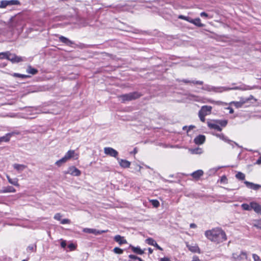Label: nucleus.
<instances>
[{"label":"nucleus","mask_w":261,"mask_h":261,"mask_svg":"<svg viewBox=\"0 0 261 261\" xmlns=\"http://www.w3.org/2000/svg\"><path fill=\"white\" fill-rule=\"evenodd\" d=\"M15 192L16 190L15 188L10 186L4 187L0 190V193H15Z\"/></svg>","instance_id":"nucleus-17"},{"label":"nucleus","mask_w":261,"mask_h":261,"mask_svg":"<svg viewBox=\"0 0 261 261\" xmlns=\"http://www.w3.org/2000/svg\"><path fill=\"white\" fill-rule=\"evenodd\" d=\"M250 89L248 86L246 85H242V86H237L234 87H215L211 86V91H213L216 93H221L224 91H227L232 90H246Z\"/></svg>","instance_id":"nucleus-2"},{"label":"nucleus","mask_w":261,"mask_h":261,"mask_svg":"<svg viewBox=\"0 0 261 261\" xmlns=\"http://www.w3.org/2000/svg\"><path fill=\"white\" fill-rule=\"evenodd\" d=\"M181 81L186 84L192 83L193 84L200 85H202L203 84V82L201 81H189L188 80L184 79Z\"/></svg>","instance_id":"nucleus-26"},{"label":"nucleus","mask_w":261,"mask_h":261,"mask_svg":"<svg viewBox=\"0 0 261 261\" xmlns=\"http://www.w3.org/2000/svg\"><path fill=\"white\" fill-rule=\"evenodd\" d=\"M9 183L16 187L19 186V185L18 184V179L17 178H15L13 179L12 178L11 180H10Z\"/></svg>","instance_id":"nucleus-35"},{"label":"nucleus","mask_w":261,"mask_h":261,"mask_svg":"<svg viewBox=\"0 0 261 261\" xmlns=\"http://www.w3.org/2000/svg\"><path fill=\"white\" fill-rule=\"evenodd\" d=\"M26 72L32 75H35L38 73V70L37 69L33 68L32 66L29 65L26 69Z\"/></svg>","instance_id":"nucleus-25"},{"label":"nucleus","mask_w":261,"mask_h":261,"mask_svg":"<svg viewBox=\"0 0 261 261\" xmlns=\"http://www.w3.org/2000/svg\"><path fill=\"white\" fill-rule=\"evenodd\" d=\"M161 261H171L168 257H163L161 258Z\"/></svg>","instance_id":"nucleus-58"},{"label":"nucleus","mask_w":261,"mask_h":261,"mask_svg":"<svg viewBox=\"0 0 261 261\" xmlns=\"http://www.w3.org/2000/svg\"><path fill=\"white\" fill-rule=\"evenodd\" d=\"M191 261H201L198 256L195 255L193 257L192 260Z\"/></svg>","instance_id":"nucleus-52"},{"label":"nucleus","mask_w":261,"mask_h":261,"mask_svg":"<svg viewBox=\"0 0 261 261\" xmlns=\"http://www.w3.org/2000/svg\"><path fill=\"white\" fill-rule=\"evenodd\" d=\"M146 243L150 245L155 247L158 249L160 250H163V248H161L156 242V241L151 238H149L145 240Z\"/></svg>","instance_id":"nucleus-15"},{"label":"nucleus","mask_w":261,"mask_h":261,"mask_svg":"<svg viewBox=\"0 0 261 261\" xmlns=\"http://www.w3.org/2000/svg\"><path fill=\"white\" fill-rule=\"evenodd\" d=\"M204 234L207 239L217 244L222 243L227 240L225 232L222 228L219 227L206 230L205 231Z\"/></svg>","instance_id":"nucleus-1"},{"label":"nucleus","mask_w":261,"mask_h":261,"mask_svg":"<svg viewBox=\"0 0 261 261\" xmlns=\"http://www.w3.org/2000/svg\"><path fill=\"white\" fill-rule=\"evenodd\" d=\"M129 248H130L132 250L137 254L142 255L144 253V251L139 246L135 247L130 245L129 246Z\"/></svg>","instance_id":"nucleus-19"},{"label":"nucleus","mask_w":261,"mask_h":261,"mask_svg":"<svg viewBox=\"0 0 261 261\" xmlns=\"http://www.w3.org/2000/svg\"><path fill=\"white\" fill-rule=\"evenodd\" d=\"M7 179H8V181H9H9H10V180H11V179H12V178H10V177L9 175H7Z\"/></svg>","instance_id":"nucleus-64"},{"label":"nucleus","mask_w":261,"mask_h":261,"mask_svg":"<svg viewBox=\"0 0 261 261\" xmlns=\"http://www.w3.org/2000/svg\"><path fill=\"white\" fill-rule=\"evenodd\" d=\"M230 145H232V147H233V144H235L236 146H237L238 147H240V148H242V146H240L237 143L235 142H233L232 141V142L231 143H229Z\"/></svg>","instance_id":"nucleus-51"},{"label":"nucleus","mask_w":261,"mask_h":261,"mask_svg":"<svg viewBox=\"0 0 261 261\" xmlns=\"http://www.w3.org/2000/svg\"><path fill=\"white\" fill-rule=\"evenodd\" d=\"M198 116H199V117L200 120L202 122H204L205 121V117L206 116H205V115H203V114H201V113H198Z\"/></svg>","instance_id":"nucleus-44"},{"label":"nucleus","mask_w":261,"mask_h":261,"mask_svg":"<svg viewBox=\"0 0 261 261\" xmlns=\"http://www.w3.org/2000/svg\"><path fill=\"white\" fill-rule=\"evenodd\" d=\"M148 250L149 254H151L153 252V250L151 248H149Z\"/></svg>","instance_id":"nucleus-63"},{"label":"nucleus","mask_w":261,"mask_h":261,"mask_svg":"<svg viewBox=\"0 0 261 261\" xmlns=\"http://www.w3.org/2000/svg\"><path fill=\"white\" fill-rule=\"evenodd\" d=\"M194 21H194V23H193V24H195V25L198 27H203L204 26V24L200 22V19L199 18H196L194 19Z\"/></svg>","instance_id":"nucleus-33"},{"label":"nucleus","mask_w":261,"mask_h":261,"mask_svg":"<svg viewBox=\"0 0 261 261\" xmlns=\"http://www.w3.org/2000/svg\"><path fill=\"white\" fill-rule=\"evenodd\" d=\"M137 167L138 169H137V170L139 171H141V169L142 168V167L140 166V165H137Z\"/></svg>","instance_id":"nucleus-62"},{"label":"nucleus","mask_w":261,"mask_h":261,"mask_svg":"<svg viewBox=\"0 0 261 261\" xmlns=\"http://www.w3.org/2000/svg\"><path fill=\"white\" fill-rule=\"evenodd\" d=\"M191 151L193 154H200L202 153V149L199 148H197L191 149Z\"/></svg>","instance_id":"nucleus-36"},{"label":"nucleus","mask_w":261,"mask_h":261,"mask_svg":"<svg viewBox=\"0 0 261 261\" xmlns=\"http://www.w3.org/2000/svg\"><path fill=\"white\" fill-rule=\"evenodd\" d=\"M20 4L18 0H3L1 2L0 8H5L8 6L19 5Z\"/></svg>","instance_id":"nucleus-5"},{"label":"nucleus","mask_w":261,"mask_h":261,"mask_svg":"<svg viewBox=\"0 0 261 261\" xmlns=\"http://www.w3.org/2000/svg\"><path fill=\"white\" fill-rule=\"evenodd\" d=\"M248 100V99H244L242 98L240 101H232L230 104H233L236 108H241L243 105Z\"/></svg>","instance_id":"nucleus-21"},{"label":"nucleus","mask_w":261,"mask_h":261,"mask_svg":"<svg viewBox=\"0 0 261 261\" xmlns=\"http://www.w3.org/2000/svg\"><path fill=\"white\" fill-rule=\"evenodd\" d=\"M241 207L243 210L245 211H251L252 210V205L251 202L250 203V204L247 203H243L241 205Z\"/></svg>","instance_id":"nucleus-29"},{"label":"nucleus","mask_w":261,"mask_h":261,"mask_svg":"<svg viewBox=\"0 0 261 261\" xmlns=\"http://www.w3.org/2000/svg\"><path fill=\"white\" fill-rule=\"evenodd\" d=\"M217 137L220 138L222 140L224 141L225 142L228 143H231L232 142V140H230L228 139L226 137H225L223 134H216V135Z\"/></svg>","instance_id":"nucleus-28"},{"label":"nucleus","mask_w":261,"mask_h":261,"mask_svg":"<svg viewBox=\"0 0 261 261\" xmlns=\"http://www.w3.org/2000/svg\"><path fill=\"white\" fill-rule=\"evenodd\" d=\"M227 109L229 110V113H230V114H232V113H233V112H234V111H233V109H232V108H231V107H228V108H227Z\"/></svg>","instance_id":"nucleus-60"},{"label":"nucleus","mask_w":261,"mask_h":261,"mask_svg":"<svg viewBox=\"0 0 261 261\" xmlns=\"http://www.w3.org/2000/svg\"><path fill=\"white\" fill-rule=\"evenodd\" d=\"M28 250H30L32 252L36 251V246L34 247L33 245H30L28 247Z\"/></svg>","instance_id":"nucleus-45"},{"label":"nucleus","mask_w":261,"mask_h":261,"mask_svg":"<svg viewBox=\"0 0 261 261\" xmlns=\"http://www.w3.org/2000/svg\"><path fill=\"white\" fill-rule=\"evenodd\" d=\"M194 19L191 18V17H190L189 16L188 17L187 21H188V22H189L190 23H194Z\"/></svg>","instance_id":"nucleus-54"},{"label":"nucleus","mask_w":261,"mask_h":261,"mask_svg":"<svg viewBox=\"0 0 261 261\" xmlns=\"http://www.w3.org/2000/svg\"><path fill=\"white\" fill-rule=\"evenodd\" d=\"M190 227L191 228H195L197 227V225L195 223H191L190 225Z\"/></svg>","instance_id":"nucleus-56"},{"label":"nucleus","mask_w":261,"mask_h":261,"mask_svg":"<svg viewBox=\"0 0 261 261\" xmlns=\"http://www.w3.org/2000/svg\"><path fill=\"white\" fill-rule=\"evenodd\" d=\"M205 141V137L202 135H199L195 138L194 141L196 144H202Z\"/></svg>","instance_id":"nucleus-16"},{"label":"nucleus","mask_w":261,"mask_h":261,"mask_svg":"<svg viewBox=\"0 0 261 261\" xmlns=\"http://www.w3.org/2000/svg\"><path fill=\"white\" fill-rule=\"evenodd\" d=\"M203 174V171L202 170H198L192 173L191 176L195 179H199Z\"/></svg>","instance_id":"nucleus-24"},{"label":"nucleus","mask_w":261,"mask_h":261,"mask_svg":"<svg viewBox=\"0 0 261 261\" xmlns=\"http://www.w3.org/2000/svg\"><path fill=\"white\" fill-rule=\"evenodd\" d=\"M104 153L110 156L114 157L117 159L118 155V152L114 148L110 147L104 148Z\"/></svg>","instance_id":"nucleus-6"},{"label":"nucleus","mask_w":261,"mask_h":261,"mask_svg":"<svg viewBox=\"0 0 261 261\" xmlns=\"http://www.w3.org/2000/svg\"><path fill=\"white\" fill-rule=\"evenodd\" d=\"M13 76L14 77H19V78H21V79H27V78H30L31 77V76L28 75L22 74H20V73H13Z\"/></svg>","instance_id":"nucleus-30"},{"label":"nucleus","mask_w":261,"mask_h":261,"mask_svg":"<svg viewBox=\"0 0 261 261\" xmlns=\"http://www.w3.org/2000/svg\"><path fill=\"white\" fill-rule=\"evenodd\" d=\"M195 126L194 125H190L188 127V129L187 130V132L190 131V130L192 129L193 128H195Z\"/></svg>","instance_id":"nucleus-59"},{"label":"nucleus","mask_w":261,"mask_h":261,"mask_svg":"<svg viewBox=\"0 0 261 261\" xmlns=\"http://www.w3.org/2000/svg\"><path fill=\"white\" fill-rule=\"evenodd\" d=\"M59 39L60 41L66 44L67 45H71L73 44V42L72 41L70 40L69 39L64 36H61L59 37Z\"/></svg>","instance_id":"nucleus-23"},{"label":"nucleus","mask_w":261,"mask_h":261,"mask_svg":"<svg viewBox=\"0 0 261 261\" xmlns=\"http://www.w3.org/2000/svg\"><path fill=\"white\" fill-rule=\"evenodd\" d=\"M114 240L119 243V245H122L127 243V241L124 239V237L120 235H116L114 238Z\"/></svg>","instance_id":"nucleus-20"},{"label":"nucleus","mask_w":261,"mask_h":261,"mask_svg":"<svg viewBox=\"0 0 261 261\" xmlns=\"http://www.w3.org/2000/svg\"><path fill=\"white\" fill-rule=\"evenodd\" d=\"M61 223L62 224H68L70 223V220L68 219H64L61 221Z\"/></svg>","instance_id":"nucleus-49"},{"label":"nucleus","mask_w":261,"mask_h":261,"mask_svg":"<svg viewBox=\"0 0 261 261\" xmlns=\"http://www.w3.org/2000/svg\"><path fill=\"white\" fill-rule=\"evenodd\" d=\"M142 96V94L138 92L135 91L127 94H122L119 96V97L121 98V102L124 103L126 101L137 99Z\"/></svg>","instance_id":"nucleus-3"},{"label":"nucleus","mask_w":261,"mask_h":261,"mask_svg":"<svg viewBox=\"0 0 261 261\" xmlns=\"http://www.w3.org/2000/svg\"><path fill=\"white\" fill-rule=\"evenodd\" d=\"M232 257L236 260H241L242 259H246L247 255L246 252L241 251L240 254L233 253L232 254Z\"/></svg>","instance_id":"nucleus-9"},{"label":"nucleus","mask_w":261,"mask_h":261,"mask_svg":"<svg viewBox=\"0 0 261 261\" xmlns=\"http://www.w3.org/2000/svg\"><path fill=\"white\" fill-rule=\"evenodd\" d=\"M207 124L210 129H215L219 132H221L222 130V128L220 126H219L218 123L214 122V120L207 121Z\"/></svg>","instance_id":"nucleus-10"},{"label":"nucleus","mask_w":261,"mask_h":261,"mask_svg":"<svg viewBox=\"0 0 261 261\" xmlns=\"http://www.w3.org/2000/svg\"><path fill=\"white\" fill-rule=\"evenodd\" d=\"M108 231V230H97L96 229L92 228V233L94 234L95 235H99V234H101L103 233L107 232Z\"/></svg>","instance_id":"nucleus-31"},{"label":"nucleus","mask_w":261,"mask_h":261,"mask_svg":"<svg viewBox=\"0 0 261 261\" xmlns=\"http://www.w3.org/2000/svg\"><path fill=\"white\" fill-rule=\"evenodd\" d=\"M61 246L62 248H65L66 246V242L65 241H62L61 243Z\"/></svg>","instance_id":"nucleus-55"},{"label":"nucleus","mask_w":261,"mask_h":261,"mask_svg":"<svg viewBox=\"0 0 261 261\" xmlns=\"http://www.w3.org/2000/svg\"><path fill=\"white\" fill-rule=\"evenodd\" d=\"M128 257L130 259L129 260H138L139 257H138L135 255L130 254L128 255Z\"/></svg>","instance_id":"nucleus-39"},{"label":"nucleus","mask_w":261,"mask_h":261,"mask_svg":"<svg viewBox=\"0 0 261 261\" xmlns=\"http://www.w3.org/2000/svg\"><path fill=\"white\" fill-rule=\"evenodd\" d=\"M117 161H118L119 164L120 166L123 168H127L130 167V162L124 159H121L117 158Z\"/></svg>","instance_id":"nucleus-13"},{"label":"nucleus","mask_w":261,"mask_h":261,"mask_svg":"<svg viewBox=\"0 0 261 261\" xmlns=\"http://www.w3.org/2000/svg\"><path fill=\"white\" fill-rule=\"evenodd\" d=\"M13 168L18 172H21L27 168V166L23 164H14L13 165Z\"/></svg>","instance_id":"nucleus-22"},{"label":"nucleus","mask_w":261,"mask_h":261,"mask_svg":"<svg viewBox=\"0 0 261 261\" xmlns=\"http://www.w3.org/2000/svg\"><path fill=\"white\" fill-rule=\"evenodd\" d=\"M62 216L60 213H57L54 216V219L57 220H60Z\"/></svg>","instance_id":"nucleus-47"},{"label":"nucleus","mask_w":261,"mask_h":261,"mask_svg":"<svg viewBox=\"0 0 261 261\" xmlns=\"http://www.w3.org/2000/svg\"><path fill=\"white\" fill-rule=\"evenodd\" d=\"M211 86L208 85H205L204 86H203L202 88V89L211 92Z\"/></svg>","instance_id":"nucleus-41"},{"label":"nucleus","mask_w":261,"mask_h":261,"mask_svg":"<svg viewBox=\"0 0 261 261\" xmlns=\"http://www.w3.org/2000/svg\"><path fill=\"white\" fill-rule=\"evenodd\" d=\"M254 226L261 229V220H259L256 224H255Z\"/></svg>","instance_id":"nucleus-46"},{"label":"nucleus","mask_w":261,"mask_h":261,"mask_svg":"<svg viewBox=\"0 0 261 261\" xmlns=\"http://www.w3.org/2000/svg\"><path fill=\"white\" fill-rule=\"evenodd\" d=\"M194 19L191 18V17H190L189 16L188 17L187 21H188V22H189L190 23H194Z\"/></svg>","instance_id":"nucleus-53"},{"label":"nucleus","mask_w":261,"mask_h":261,"mask_svg":"<svg viewBox=\"0 0 261 261\" xmlns=\"http://www.w3.org/2000/svg\"><path fill=\"white\" fill-rule=\"evenodd\" d=\"M67 173L75 176H79L81 174V171L74 166L70 167Z\"/></svg>","instance_id":"nucleus-11"},{"label":"nucleus","mask_w":261,"mask_h":261,"mask_svg":"<svg viewBox=\"0 0 261 261\" xmlns=\"http://www.w3.org/2000/svg\"><path fill=\"white\" fill-rule=\"evenodd\" d=\"M152 204L155 207H157L159 206L160 203L157 200H151Z\"/></svg>","instance_id":"nucleus-40"},{"label":"nucleus","mask_w":261,"mask_h":261,"mask_svg":"<svg viewBox=\"0 0 261 261\" xmlns=\"http://www.w3.org/2000/svg\"><path fill=\"white\" fill-rule=\"evenodd\" d=\"M10 25L13 28H16L21 25V19L19 16H15L11 18Z\"/></svg>","instance_id":"nucleus-7"},{"label":"nucleus","mask_w":261,"mask_h":261,"mask_svg":"<svg viewBox=\"0 0 261 261\" xmlns=\"http://www.w3.org/2000/svg\"><path fill=\"white\" fill-rule=\"evenodd\" d=\"M7 57L9 58L8 60L11 61L12 63H18L22 61L21 57H18L14 54H12L9 51H8Z\"/></svg>","instance_id":"nucleus-12"},{"label":"nucleus","mask_w":261,"mask_h":261,"mask_svg":"<svg viewBox=\"0 0 261 261\" xmlns=\"http://www.w3.org/2000/svg\"><path fill=\"white\" fill-rule=\"evenodd\" d=\"M200 15L201 17H207L208 16V14L204 12H201Z\"/></svg>","instance_id":"nucleus-50"},{"label":"nucleus","mask_w":261,"mask_h":261,"mask_svg":"<svg viewBox=\"0 0 261 261\" xmlns=\"http://www.w3.org/2000/svg\"><path fill=\"white\" fill-rule=\"evenodd\" d=\"M75 154V151L73 150H69L67 151V152L65 154V155L61 159L57 161L55 164L60 167L62 164L66 163L69 159L74 156Z\"/></svg>","instance_id":"nucleus-4"},{"label":"nucleus","mask_w":261,"mask_h":261,"mask_svg":"<svg viewBox=\"0 0 261 261\" xmlns=\"http://www.w3.org/2000/svg\"><path fill=\"white\" fill-rule=\"evenodd\" d=\"M256 164L260 165L261 164V156L258 158V159L256 161Z\"/></svg>","instance_id":"nucleus-57"},{"label":"nucleus","mask_w":261,"mask_h":261,"mask_svg":"<svg viewBox=\"0 0 261 261\" xmlns=\"http://www.w3.org/2000/svg\"><path fill=\"white\" fill-rule=\"evenodd\" d=\"M113 251L116 254H122L123 252V250L119 247H115L113 249Z\"/></svg>","instance_id":"nucleus-37"},{"label":"nucleus","mask_w":261,"mask_h":261,"mask_svg":"<svg viewBox=\"0 0 261 261\" xmlns=\"http://www.w3.org/2000/svg\"><path fill=\"white\" fill-rule=\"evenodd\" d=\"M252 210H253L256 213L261 214V206L255 202H251Z\"/></svg>","instance_id":"nucleus-18"},{"label":"nucleus","mask_w":261,"mask_h":261,"mask_svg":"<svg viewBox=\"0 0 261 261\" xmlns=\"http://www.w3.org/2000/svg\"><path fill=\"white\" fill-rule=\"evenodd\" d=\"M188 17V16H184V15H179L178 16V18L187 21Z\"/></svg>","instance_id":"nucleus-48"},{"label":"nucleus","mask_w":261,"mask_h":261,"mask_svg":"<svg viewBox=\"0 0 261 261\" xmlns=\"http://www.w3.org/2000/svg\"><path fill=\"white\" fill-rule=\"evenodd\" d=\"M236 177L240 180H243L245 179V175L244 173H243L241 172H238L236 174Z\"/></svg>","instance_id":"nucleus-34"},{"label":"nucleus","mask_w":261,"mask_h":261,"mask_svg":"<svg viewBox=\"0 0 261 261\" xmlns=\"http://www.w3.org/2000/svg\"><path fill=\"white\" fill-rule=\"evenodd\" d=\"M83 231L87 233H92V228H85L83 229Z\"/></svg>","instance_id":"nucleus-43"},{"label":"nucleus","mask_w":261,"mask_h":261,"mask_svg":"<svg viewBox=\"0 0 261 261\" xmlns=\"http://www.w3.org/2000/svg\"><path fill=\"white\" fill-rule=\"evenodd\" d=\"M214 121L218 123V124L222 127H225L227 124L228 121L227 120H214Z\"/></svg>","instance_id":"nucleus-27"},{"label":"nucleus","mask_w":261,"mask_h":261,"mask_svg":"<svg viewBox=\"0 0 261 261\" xmlns=\"http://www.w3.org/2000/svg\"><path fill=\"white\" fill-rule=\"evenodd\" d=\"M212 107L210 106H203L201 107L198 113L205 116L210 115L212 112Z\"/></svg>","instance_id":"nucleus-8"},{"label":"nucleus","mask_w":261,"mask_h":261,"mask_svg":"<svg viewBox=\"0 0 261 261\" xmlns=\"http://www.w3.org/2000/svg\"><path fill=\"white\" fill-rule=\"evenodd\" d=\"M187 247L189 250L193 252H196L198 250H199V247L197 245L191 246V245H187Z\"/></svg>","instance_id":"nucleus-32"},{"label":"nucleus","mask_w":261,"mask_h":261,"mask_svg":"<svg viewBox=\"0 0 261 261\" xmlns=\"http://www.w3.org/2000/svg\"><path fill=\"white\" fill-rule=\"evenodd\" d=\"M7 54H8V51L0 53V59H9V57H7Z\"/></svg>","instance_id":"nucleus-38"},{"label":"nucleus","mask_w":261,"mask_h":261,"mask_svg":"<svg viewBox=\"0 0 261 261\" xmlns=\"http://www.w3.org/2000/svg\"><path fill=\"white\" fill-rule=\"evenodd\" d=\"M69 247L70 248H71V249H74V248H75V247H74V245H73V244H70V245H69Z\"/></svg>","instance_id":"nucleus-61"},{"label":"nucleus","mask_w":261,"mask_h":261,"mask_svg":"<svg viewBox=\"0 0 261 261\" xmlns=\"http://www.w3.org/2000/svg\"><path fill=\"white\" fill-rule=\"evenodd\" d=\"M244 184L246 185L247 188L254 190L256 191L258 190L259 188H261V185L254 184L253 182H251L248 181H245Z\"/></svg>","instance_id":"nucleus-14"},{"label":"nucleus","mask_w":261,"mask_h":261,"mask_svg":"<svg viewBox=\"0 0 261 261\" xmlns=\"http://www.w3.org/2000/svg\"><path fill=\"white\" fill-rule=\"evenodd\" d=\"M252 257L254 261H261L259 256L256 254H253Z\"/></svg>","instance_id":"nucleus-42"}]
</instances>
